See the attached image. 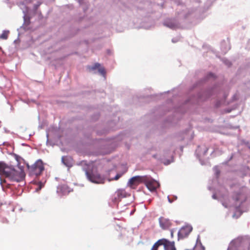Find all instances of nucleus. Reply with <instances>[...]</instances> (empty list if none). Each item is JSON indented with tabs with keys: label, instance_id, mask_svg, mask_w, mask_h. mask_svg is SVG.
<instances>
[{
	"label": "nucleus",
	"instance_id": "obj_12",
	"mask_svg": "<svg viewBox=\"0 0 250 250\" xmlns=\"http://www.w3.org/2000/svg\"><path fill=\"white\" fill-rule=\"evenodd\" d=\"M159 223L161 227L164 229H168L171 225L168 219L161 217L159 219Z\"/></svg>",
	"mask_w": 250,
	"mask_h": 250
},
{
	"label": "nucleus",
	"instance_id": "obj_17",
	"mask_svg": "<svg viewBox=\"0 0 250 250\" xmlns=\"http://www.w3.org/2000/svg\"><path fill=\"white\" fill-rule=\"evenodd\" d=\"M67 159H68V158L66 156H63L62 158V160L63 162V163L66 166L69 167V164L67 163Z\"/></svg>",
	"mask_w": 250,
	"mask_h": 250
},
{
	"label": "nucleus",
	"instance_id": "obj_20",
	"mask_svg": "<svg viewBox=\"0 0 250 250\" xmlns=\"http://www.w3.org/2000/svg\"><path fill=\"white\" fill-rule=\"evenodd\" d=\"M223 205L226 208H229L231 206L228 203L227 201L223 202Z\"/></svg>",
	"mask_w": 250,
	"mask_h": 250
},
{
	"label": "nucleus",
	"instance_id": "obj_23",
	"mask_svg": "<svg viewBox=\"0 0 250 250\" xmlns=\"http://www.w3.org/2000/svg\"><path fill=\"white\" fill-rule=\"evenodd\" d=\"M171 235L172 236L173 235V232H171Z\"/></svg>",
	"mask_w": 250,
	"mask_h": 250
},
{
	"label": "nucleus",
	"instance_id": "obj_6",
	"mask_svg": "<svg viewBox=\"0 0 250 250\" xmlns=\"http://www.w3.org/2000/svg\"><path fill=\"white\" fill-rule=\"evenodd\" d=\"M145 178L144 183L150 191H154L159 187V183L150 176L145 175Z\"/></svg>",
	"mask_w": 250,
	"mask_h": 250
},
{
	"label": "nucleus",
	"instance_id": "obj_15",
	"mask_svg": "<svg viewBox=\"0 0 250 250\" xmlns=\"http://www.w3.org/2000/svg\"><path fill=\"white\" fill-rule=\"evenodd\" d=\"M164 24L167 26H168L171 28H173L176 26V24L173 22H165Z\"/></svg>",
	"mask_w": 250,
	"mask_h": 250
},
{
	"label": "nucleus",
	"instance_id": "obj_10",
	"mask_svg": "<svg viewBox=\"0 0 250 250\" xmlns=\"http://www.w3.org/2000/svg\"><path fill=\"white\" fill-rule=\"evenodd\" d=\"M126 196V193L125 189H119L114 193L112 201L114 203L119 202L121 199Z\"/></svg>",
	"mask_w": 250,
	"mask_h": 250
},
{
	"label": "nucleus",
	"instance_id": "obj_21",
	"mask_svg": "<svg viewBox=\"0 0 250 250\" xmlns=\"http://www.w3.org/2000/svg\"><path fill=\"white\" fill-rule=\"evenodd\" d=\"M29 17H25V16H24V20H26V18H28Z\"/></svg>",
	"mask_w": 250,
	"mask_h": 250
},
{
	"label": "nucleus",
	"instance_id": "obj_18",
	"mask_svg": "<svg viewBox=\"0 0 250 250\" xmlns=\"http://www.w3.org/2000/svg\"><path fill=\"white\" fill-rule=\"evenodd\" d=\"M125 172V171L122 173L117 174L112 180H118Z\"/></svg>",
	"mask_w": 250,
	"mask_h": 250
},
{
	"label": "nucleus",
	"instance_id": "obj_2",
	"mask_svg": "<svg viewBox=\"0 0 250 250\" xmlns=\"http://www.w3.org/2000/svg\"><path fill=\"white\" fill-rule=\"evenodd\" d=\"M247 198V188L243 186L235 194V217H240L245 211V202Z\"/></svg>",
	"mask_w": 250,
	"mask_h": 250
},
{
	"label": "nucleus",
	"instance_id": "obj_1",
	"mask_svg": "<svg viewBox=\"0 0 250 250\" xmlns=\"http://www.w3.org/2000/svg\"><path fill=\"white\" fill-rule=\"evenodd\" d=\"M0 175L12 181L17 182L22 181L25 175L23 169L21 167H18L17 169H15L2 162H0Z\"/></svg>",
	"mask_w": 250,
	"mask_h": 250
},
{
	"label": "nucleus",
	"instance_id": "obj_4",
	"mask_svg": "<svg viewBox=\"0 0 250 250\" xmlns=\"http://www.w3.org/2000/svg\"><path fill=\"white\" fill-rule=\"evenodd\" d=\"M86 175L87 179L92 183L96 184H104V179L96 171H86Z\"/></svg>",
	"mask_w": 250,
	"mask_h": 250
},
{
	"label": "nucleus",
	"instance_id": "obj_19",
	"mask_svg": "<svg viewBox=\"0 0 250 250\" xmlns=\"http://www.w3.org/2000/svg\"><path fill=\"white\" fill-rule=\"evenodd\" d=\"M99 72L103 74V75H104L105 73V70H104V69L103 68V67H100L99 68V69H98Z\"/></svg>",
	"mask_w": 250,
	"mask_h": 250
},
{
	"label": "nucleus",
	"instance_id": "obj_14",
	"mask_svg": "<svg viewBox=\"0 0 250 250\" xmlns=\"http://www.w3.org/2000/svg\"><path fill=\"white\" fill-rule=\"evenodd\" d=\"M159 246H160V245L158 240L154 244L150 250H158V248Z\"/></svg>",
	"mask_w": 250,
	"mask_h": 250
},
{
	"label": "nucleus",
	"instance_id": "obj_7",
	"mask_svg": "<svg viewBox=\"0 0 250 250\" xmlns=\"http://www.w3.org/2000/svg\"><path fill=\"white\" fill-rule=\"evenodd\" d=\"M145 178V176H134L129 179L127 185L132 188H135L140 184L144 183Z\"/></svg>",
	"mask_w": 250,
	"mask_h": 250
},
{
	"label": "nucleus",
	"instance_id": "obj_9",
	"mask_svg": "<svg viewBox=\"0 0 250 250\" xmlns=\"http://www.w3.org/2000/svg\"><path fill=\"white\" fill-rule=\"evenodd\" d=\"M249 244V242L242 238L235 239V250H245L246 247Z\"/></svg>",
	"mask_w": 250,
	"mask_h": 250
},
{
	"label": "nucleus",
	"instance_id": "obj_11",
	"mask_svg": "<svg viewBox=\"0 0 250 250\" xmlns=\"http://www.w3.org/2000/svg\"><path fill=\"white\" fill-rule=\"evenodd\" d=\"M192 230V228L190 226H186L182 227L178 232V237L183 239L187 237Z\"/></svg>",
	"mask_w": 250,
	"mask_h": 250
},
{
	"label": "nucleus",
	"instance_id": "obj_8",
	"mask_svg": "<svg viewBox=\"0 0 250 250\" xmlns=\"http://www.w3.org/2000/svg\"><path fill=\"white\" fill-rule=\"evenodd\" d=\"M158 241L160 246H164V250H176L174 241H170L165 238L159 239Z\"/></svg>",
	"mask_w": 250,
	"mask_h": 250
},
{
	"label": "nucleus",
	"instance_id": "obj_22",
	"mask_svg": "<svg viewBox=\"0 0 250 250\" xmlns=\"http://www.w3.org/2000/svg\"><path fill=\"white\" fill-rule=\"evenodd\" d=\"M202 248H203V250H205V248L204 247H202Z\"/></svg>",
	"mask_w": 250,
	"mask_h": 250
},
{
	"label": "nucleus",
	"instance_id": "obj_3",
	"mask_svg": "<svg viewBox=\"0 0 250 250\" xmlns=\"http://www.w3.org/2000/svg\"><path fill=\"white\" fill-rule=\"evenodd\" d=\"M27 167L30 175H40L44 170V167L42 162L39 160L32 166L27 164Z\"/></svg>",
	"mask_w": 250,
	"mask_h": 250
},
{
	"label": "nucleus",
	"instance_id": "obj_16",
	"mask_svg": "<svg viewBox=\"0 0 250 250\" xmlns=\"http://www.w3.org/2000/svg\"><path fill=\"white\" fill-rule=\"evenodd\" d=\"M101 67L100 64L99 63H96L94 65L91 67H89V69L91 70L99 69Z\"/></svg>",
	"mask_w": 250,
	"mask_h": 250
},
{
	"label": "nucleus",
	"instance_id": "obj_13",
	"mask_svg": "<svg viewBox=\"0 0 250 250\" xmlns=\"http://www.w3.org/2000/svg\"><path fill=\"white\" fill-rule=\"evenodd\" d=\"M9 34V31L8 30H4L2 33L0 35V39L2 40H6L8 38Z\"/></svg>",
	"mask_w": 250,
	"mask_h": 250
},
{
	"label": "nucleus",
	"instance_id": "obj_5",
	"mask_svg": "<svg viewBox=\"0 0 250 250\" xmlns=\"http://www.w3.org/2000/svg\"><path fill=\"white\" fill-rule=\"evenodd\" d=\"M247 175L250 177V168L249 167L244 166L238 169L237 172V185L239 184V182L240 181H242L243 183H245L244 178ZM249 183L250 184V179Z\"/></svg>",
	"mask_w": 250,
	"mask_h": 250
}]
</instances>
